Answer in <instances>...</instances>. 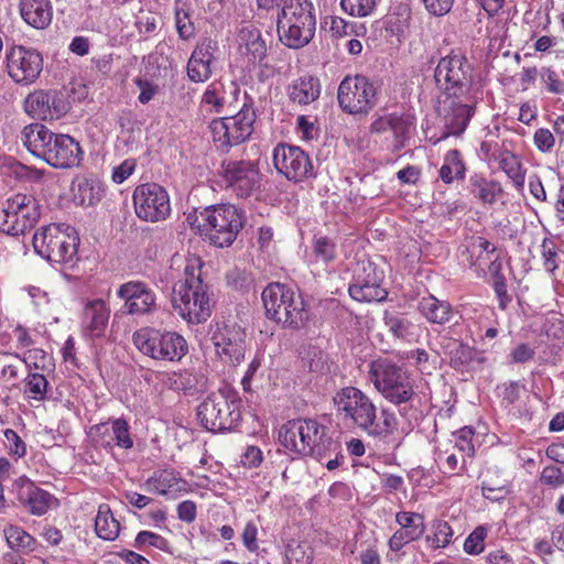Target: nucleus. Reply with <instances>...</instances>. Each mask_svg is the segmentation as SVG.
Returning <instances> with one entry per match:
<instances>
[{"mask_svg": "<svg viewBox=\"0 0 564 564\" xmlns=\"http://www.w3.org/2000/svg\"><path fill=\"white\" fill-rule=\"evenodd\" d=\"M336 415L347 426L359 429L369 436L387 438L398 426L393 411L382 408L377 421V406L372 400L356 387H345L333 398Z\"/></svg>", "mask_w": 564, "mask_h": 564, "instance_id": "1", "label": "nucleus"}, {"mask_svg": "<svg viewBox=\"0 0 564 564\" xmlns=\"http://www.w3.org/2000/svg\"><path fill=\"white\" fill-rule=\"evenodd\" d=\"M279 440L286 449L310 455L319 462L332 456L338 447V443L327 434V427L311 419L292 420L283 424Z\"/></svg>", "mask_w": 564, "mask_h": 564, "instance_id": "2", "label": "nucleus"}, {"mask_svg": "<svg viewBox=\"0 0 564 564\" xmlns=\"http://www.w3.org/2000/svg\"><path fill=\"white\" fill-rule=\"evenodd\" d=\"M265 316L284 328L301 329L310 321V310L302 295L285 283H269L261 294Z\"/></svg>", "mask_w": 564, "mask_h": 564, "instance_id": "3", "label": "nucleus"}, {"mask_svg": "<svg viewBox=\"0 0 564 564\" xmlns=\"http://www.w3.org/2000/svg\"><path fill=\"white\" fill-rule=\"evenodd\" d=\"M184 274L173 289V307L187 323L200 324L212 314L208 285L202 280L199 264H187Z\"/></svg>", "mask_w": 564, "mask_h": 564, "instance_id": "4", "label": "nucleus"}, {"mask_svg": "<svg viewBox=\"0 0 564 564\" xmlns=\"http://www.w3.org/2000/svg\"><path fill=\"white\" fill-rule=\"evenodd\" d=\"M187 221L212 245L224 248L234 243L245 225V217L235 205L218 204L206 207L194 219L189 215Z\"/></svg>", "mask_w": 564, "mask_h": 564, "instance_id": "5", "label": "nucleus"}, {"mask_svg": "<svg viewBox=\"0 0 564 564\" xmlns=\"http://www.w3.org/2000/svg\"><path fill=\"white\" fill-rule=\"evenodd\" d=\"M280 41L290 48H301L315 34L316 19L310 0H288L278 14Z\"/></svg>", "mask_w": 564, "mask_h": 564, "instance_id": "6", "label": "nucleus"}, {"mask_svg": "<svg viewBox=\"0 0 564 564\" xmlns=\"http://www.w3.org/2000/svg\"><path fill=\"white\" fill-rule=\"evenodd\" d=\"M369 378L375 388L389 402L401 406H413L417 395L413 389L410 377L403 369L388 358H378L371 361Z\"/></svg>", "mask_w": 564, "mask_h": 564, "instance_id": "7", "label": "nucleus"}, {"mask_svg": "<svg viewBox=\"0 0 564 564\" xmlns=\"http://www.w3.org/2000/svg\"><path fill=\"white\" fill-rule=\"evenodd\" d=\"M240 400L229 388L209 394L197 408V419L210 432L231 430L240 420Z\"/></svg>", "mask_w": 564, "mask_h": 564, "instance_id": "8", "label": "nucleus"}, {"mask_svg": "<svg viewBox=\"0 0 564 564\" xmlns=\"http://www.w3.org/2000/svg\"><path fill=\"white\" fill-rule=\"evenodd\" d=\"M133 345L158 361H180L188 351L186 339L176 332L143 327L132 335Z\"/></svg>", "mask_w": 564, "mask_h": 564, "instance_id": "9", "label": "nucleus"}, {"mask_svg": "<svg viewBox=\"0 0 564 564\" xmlns=\"http://www.w3.org/2000/svg\"><path fill=\"white\" fill-rule=\"evenodd\" d=\"M67 229L56 224L42 227L33 236L34 251L51 262H72L77 254L78 238Z\"/></svg>", "mask_w": 564, "mask_h": 564, "instance_id": "10", "label": "nucleus"}, {"mask_svg": "<svg viewBox=\"0 0 564 564\" xmlns=\"http://www.w3.org/2000/svg\"><path fill=\"white\" fill-rule=\"evenodd\" d=\"M256 117L253 107L245 104L236 115L214 119L209 128L216 148L227 152L231 147L246 141L253 131Z\"/></svg>", "mask_w": 564, "mask_h": 564, "instance_id": "11", "label": "nucleus"}, {"mask_svg": "<svg viewBox=\"0 0 564 564\" xmlns=\"http://www.w3.org/2000/svg\"><path fill=\"white\" fill-rule=\"evenodd\" d=\"M40 218L37 200L28 194L9 197L0 209V231L19 236L35 226Z\"/></svg>", "mask_w": 564, "mask_h": 564, "instance_id": "12", "label": "nucleus"}, {"mask_svg": "<svg viewBox=\"0 0 564 564\" xmlns=\"http://www.w3.org/2000/svg\"><path fill=\"white\" fill-rule=\"evenodd\" d=\"M337 99L350 115H367L378 101V86L364 75L346 76L339 84Z\"/></svg>", "mask_w": 564, "mask_h": 564, "instance_id": "13", "label": "nucleus"}, {"mask_svg": "<svg viewBox=\"0 0 564 564\" xmlns=\"http://www.w3.org/2000/svg\"><path fill=\"white\" fill-rule=\"evenodd\" d=\"M384 270L370 260L358 261L349 285V295L358 302H381L388 296L383 288Z\"/></svg>", "mask_w": 564, "mask_h": 564, "instance_id": "14", "label": "nucleus"}, {"mask_svg": "<svg viewBox=\"0 0 564 564\" xmlns=\"http://www.w3.org/2000/svg\"><path fill=\"white\" fill-rule=\"evenodd\" d=\"M135 215L144 221L158 223L169 217L171 204L167 192L156 183H144L133 192Z\"/></svg>", "mask_w": 564, "mask_h": 564, "instance_id": "15", "label": "nucleus"}, {"mask_svg": "<svg viewBox=\"0 0 564 564\" xmlns=\"http://www.w3.org/2000/svg\"><path fill=\"white\" fill-rule=\"evenodd\" d=\"M470 76V64L462 54H451L441 58L434 72L437 88L448 97H457L464 91Z\"/></svg>", "mask_w": 564, "mask_h": 564, "instance_id": "16", "label": "nucleus"}, {"mask_svg": "<svg viewBox=\"0 0 564 564\" xmlns=\"http://www.w3.org/2000/svg\"><path fill=\"white\" fill-rule=\"evenodd\" d=\"M220 175L228 188L238 197H249L261 186V173L256 162L227 160L221 163Z\"/></svg>", "mask_w": 564, "mask_h": 564, "instance_id": "17", "label": "nucleus"}, {"mask_svg": "<svg viewBox=\"0 0 564 564\" xmlns=\"http://www.w3.org/2000/svg\"><path fill=\"white\" fill-rule=\"evenodd\" d=\"M7 72L17 84L34 83L43 70V56L34 48L13 45L6 55Z\"/></svg>", "mask_w": 564, "mask_h": 564, "instance_id": "18", "label": "nucleus"}, {"mask_svg": "<svg viewBox=\"0 0 564 564\" xmlns=\"http://www.w3.org/2000/svg\"><path fill=\"white\" fill-rule=\"evenodd\" d=\"M276 171L289 181L302 182L314 176V166L308 155L299 147L279 144L273 150Z\"/></svg>", "mask_w": 564, "mask_h": 564, "instance_id": "19", "label": "nucleus"}, {"mask_svg": "<svg viewBox=\"0 0 564 564\" xmlns=\"http://www.w3.org/2000/svg\"><path fill=\"white\" fill-rule=\"evenodd\" d=\"M24 110L34 119L56 120L68 111V105L57 90L40 89L28 95Z\"/></svg>", "mask_w": 564, "mask_h": 564, "instance_id": "20", "label": "nucleus"}, {"mask_svg": "<svg viewBox=\"0 0 564 564\" xmlns=\"http://www.w3.org/2000/svg\"><path fill=\"white\" fill-rule=\"evenodd\" d=\"M123 304V312L130 315L147 314L155 307V295L143 282L130 281L123 283L117 291Z\"/></svg>", "mask_w": 564, "mask_h": 564, "instance_id": "21", "label": "nucleus"}, {"mask_svg": "<svg viewBox=\"0 0 564 564\" xmlns=\"http://www.w3.org/2000/svg\"><path fill=\"white\" fill-rule=\"evenodd\" d=\"M50 145L45 162L55 169L78 166L83 159L79 143L68 134H56Z\"/></svg>", "mask_w": 564, "mask_h": 564, "instance_id": "22", "label": "nucleus"}, {"mask_svg": "<svg viewBox=\"0 0 564 564\" xmlns=\"http://www.w3.org/2000/svg\"><path fill=\"white\" fill-rule=\"evenodd\" d=\"M13 491L21 506L34 516H43L50 509L53 496L36 487L26 477H20L13 484Z\"/></svg>", "mask_w": 564, "mask_h": 564, "instance_id": "23", "label": "nucleus"}, {"mask_svg": "<svg viewBox=\"0 0 564 564\" xmlns=\"http://www.w3.org/2000/svg\"><path fill=\"white\" fill-rule=\"evenodd\" d=\"M216 351L220 358L231 364H239L245 357V334L240 328H224L213 337Z\"/></svg>", "mask_w": 564, "mask_h": 564, "instance_id": "24", "label": "nucleus"}, {"mask_svg": "<svg viewBox=\"0 0 564 564\" xmlns=\"http://www.w3.org/2000/svg\"><path fill=\"white\" fill-rule=\"evenodd\" d=\"M400 529L389 540L392 551H400L405 544L420 539L424 533L423 516L415 512H398L395 516Z\"/></svg>", "mask_w": 564, "mask_h": 564, "instance_id": "25", "label": "nucleus"}, {"mask_svg": "<svg viewBox=\"0 0 564 564\" xmlns=\"http://www.w3.org/2000/svg\"><path fill=\"white\" fill-rule=\"evenodd\" d=\"M216 43L204 40L196 45L187 62V76L194 83H204L212 76L210 64L214 59Z\"/></svg>", "mask_w": 564, "mask_h": 564, "instance_id": "26", "label": "nucleus"}, {"mask_svg": "<svg viewBox=\"0 0 564 564\" xmlns=\"http://www.w3.org/2000/svg\"><path fill=\"white\" fill-rule=\"evenodd\" d=\"M110 317V310L102 300L88 302L84 307L83 332L90 339L105 336Z\"/></svg>", "mask_w": 564, "mask_h": 564, "instance_id": "27", "label": "nucleus"}, {"mask_svg": "<svg viewBox=\"0 0 564 564\" xmlns=\"http://www.w3.org/2000/svg\"><path fill=\"white\" fill-rule=\"evenodd\" d=\"M441 111H444L445 128L447 132L443 135H460L474 115L473 107L458 102L453 97L446 96L444 101L440 102Z\"/></svg>", "mask_w": 564, "mask_h": 564, "instance_id": "28", "label": "nucleus"}, {"mask_svg": "<svg viewBox=\"0 0 564 564\" xmlns=\"http://www.w3.org/2000/svg\"><path fill=\"white\" fill-rule=\"evenodd\" d=\"M55 135L56 133L50 131L44 124L31 123L23 128L21 140L30 153L45 161Z\"/></svg>", "mask_w": 564, "mask_h": 564, "instance_id": "29", "label": "nucleus"}, {"mask_svg": "<svg viewBox=\"0 0 564 564\" xmlns=\"http://www.w3.org/2000/svg\"><path fill=\"white\" fill-rule=\"evenodd\" d=\"M240 93L235 82L225 85L221 82L212 83L202 97V104L210 106V111L220 113L227 106H230Z\"/></svg>", "mask_w": 564, "mask_h": 564, "instance_id": "30", "label": "nucleus"}, {"mask_svg": "<svg viewBox=\"0 0 564 564\" xmlns=\"http://www.w3.org/2000/svg\"><path fill=\"white\" fill-rule=\"evenodd\" d=\"M20 14L31 26L42 30L52 21L53 9L50 0H20Z\"/></svg>", "mask_w": 564, "mask_h": 564, "instance_id": "31", "label": "nucleus"}, {"mask_svg": "<svg viewBox=\"0 0 564 564\" xmlns=\"http://www.w3.org/2000/svg\"><path fill=\"white\" fill-rule=\"evenodd\" d=\"M321 90L319 79L312 75H305L289 85L288 96L293 104L306 106L318 99Z\"/></svg>", "mask_w": 564, "mask_h": 564, "instance_id": "32", "label": "nucleus"}, {"mask_svg": "<svg viewBox=\"0 0 564 564\" xmlns=\"http://www.w3.org/2000/svg\"><path fill=\"white\" fill-rule=\"evenodd\" d=\"M419 312L432 324L444 325L454 316L453 306L434 295L423 296L417 303Z\"/></svg>", "mask_w": 564, "mask_h": 564, "instance_id": "33", "label": "nucleus"}, {"mask_svg": "<svg viewBox=\"0 0 564 564\" xmlns=\"http://www.w3.org/2000/svg\"><path fill=\"white\" fill-rule=\"evenodd\" d=\"M469 192L485 205H494L505 193L500 182L488 180L480 174L470 176Z\"/></svg>", "mask_w": 564, "mask_h": 564, "instance_id": "34", "label": "nucleus"}, {"mask_svg": "<svg viewBox=\"0 0 564 564\" xmlns=\"http://www.w3.org/2000/svg\"><path fill=\"white\" fill-rule=\"evenodd\" d=\"M497 162L499 167L511 180L517 191H523L525 182V170L523 169L519 156L506 149L499 150Z\"/></svg>", "mask_w": 564, "mask_h": 564, "instance_id": "35", "label": "nucleus"}, {"mask_svg": "<svg viewBox=\"0 0 564 564\" xmlns=\"http://www.w3.org/2000/svg\"><path fill=\"white\" fill-rule=\"evenodd\" d=\"M8 546L14 552L31 553L36 549V540L21 527L9 524L3 529Z\"/></svg>", "mask_w": 564, "mask_h": 564, "instance_id": "36", "label": "nucleus"}, {"mask_svg": "<svg viewBox=\"0 0 564 564\" xmlns=\"http://www.w3.org/2000/svg\"><path fill=\"white\" fill-rule=\"evenodd\" d=\"M95 531L100 539L106 541H113L119 535V521L115 519L108 505L99 506L95 519Z\"/></svg>", "mask_w": 564, "mask_h": 564, "instance_id": "37", "label": "nucleus"}, {"mask_svg": "<svg viewBox=\"0 0 564 564\" xmlns=\"http://www.w3.org/2000/svg\"><path fill=\"white\" fill-rule=\"evenodd\" d=\"M413 121L410 116L391 113L390 131L393 134L391 150L393 153L400 152L406 147L410 139V128Z\"/></svg>", "mask_w": 564, "mask_h": 564, "instance_id": "38", "label": "nucleus"}, {"mask_svg": "<svg viewBox=\"0 0 564 564\" xmlns=\"http://www.w3.org/2000/svg\"><path fill=\"white\" fill-rule=\"evenodd\" d=\"M106 186L97 178H84L78 182L76 198L82 205L93 206L101 200Z\"/></svg>", "mask_w": 564, "mask_h": 564, "instance_id": "39", "label": "nucleus"}, {"mask_svg": "<svg viewBox=\"0 0 564 564\" xmlns=\"http://www.w3.org/2000/svg\"><path fill=\"white\" fill-rule=\"evenodd\" d=\"M465 165L458 150L447 152L444 164L440 170V177L446 184L452 183L455 178L463 180L465 176Z\"/></svg>", "mask_w": 564, "mask_h": 564, "instance_id": "40", "label": "nucleus"}, {"mask_svg": "<svg viewBox=\"0 0 564 564\" xmlns=\"http://www.w3.org/2000/svg\"><path fill=\"white\" fill-rule=\"evenodd\" d=\"M447 340L448 351L446 354L449 356V365L454 369H460L474 359L476 352L471 347L455 339L448 338Z\"/></svg>", "mask_w": 564, "mask_h": 564, "instance_id": "41", "label": "nucleus"}, {"mask_svg": "<svg viewBox=\"0 0 564 564\" xmlns=\"http://www.w3.org/2000/svg\"><path fill=\"white\" fill-rule=\"evenodd\" d=\"M240 37L246 42L247 54L253 62L261 61L265 56L267 45L257 29L242 30Z\"/></svg>", "mask_w": 564, "mask_h": 564, "instance_id": "42", "label": "nucleus"}, {"mask_svg": "<svg viewBox=\"0 0 564 564\" xmlns=\"http://www.w3.org/2000/svg\"><path fill=\"white\" fill-rule=\"evenodd\" d=\"M48 382L42 373H30L24 379L23 392L28 399L43 401L46 397Z\"/></svg>", "mask_w": 564, "mask_h": 564, "instance_id": "43", "label": "nucleus"}, {"mask_svg": "<svg viewBox=\"0 0 564 564\" xmlns=\"http://www.w3.org/2000/svg\"><path fill=\"white\" fill-rule=\"evenodd\" d=\"M386 325L394 337L410 340L414 336L415 325L405 317L399 315H386Z\"/></svg>", "mask_w": 564, "mask_h": 564, "instance_id": "44", "label": "nucleus"}, {"mask_svg": "<svg viewBox=\"0 0 564 564\" xmlns=\"http://www.w3.org/2000/svg\"><path fill=\"white\" fill-rule=\"evenodd\" d=\"M285 560L289 564H311L313 549L306 542H291L286 545Z\"/></svg>", "mask_w": 564, "mask_h": 564, "instance_id": "45", "label": "nucleus"}, {"mask_svg": "<svg viewBox=\"0 0 564 564\" xmlns=\"http://www.w3.org/2000/svg\"><path fill=\"white\" fill-rule=\"evenodd\" d=\"M411 8L406 3H398L388 15V25L393 33H402L409 26Z\"/></svg>", "mask_w": 564, "mask_h": 564, "instance_id": "46", "label": "nucleus"}, {"mask_svg": "<svg viewBox=\"0 0 564 564\" xmlns=\"http://www.w3.org/2000/svg\"><path fill=\"white\" fill-rule=\"evenodd\" d=\"M174 481L175 477L173 474L163 470L145 481V489L164 496L173 487Z\"/></svg>", "mask_w": 564, "mask_h": 564, "instance_id": "47", "label": "nucleus"}, {"mask_svg": "<svg viewBox=\"0 0 564 564\" xmlns=\"http://www.w3.org/2000/svg\"><path fill=\"white\" fill-rule=\"evenodd\" d=\"M110 423L116 445L124 449L131 448L133 446V441L129 432L130 429L128 422L124 419L119 417L111 420Z\"/></svg>", "mask_w": 564, "mask_h": 564, "instance_id": "48", "label": "nucleus"}, {"mask_svg": "<svg viewBox=\"0 0 564 564\" xmlns=\"http://www.w3.org/2000/svg\"><path fill=\"white\" fill-rule=\"evenodd\" d=\"M313 252L317 261L328 263L336 258V245L327 237H318L314 240Z\"/></svg>", "mask_w": 564, "mask_h": 564, "instance_id": "49", "label": "nucleus"}, {"mask_svg": "<svg viewBox=\"0 0 564 564\" xmlns=\"http://www.w3.org/2000/svg\"><path fill=\"white\" fill-rule=\"evenodd\" d=\"M175 24L181 39L188 40L195 34V25L188 10L180 8L175 10Z\"/></svg>", "mask_w": 564, "mask_h": 564, "instance_id": "50", "label": "nucleus"}, {"mask_svg": "<svg viewBox=\"0 0 564 564\" xmlns=\"http://www.w3.org/2000/svg\"><path fill=\"white\" fill-rule=\"evenodd\" d=\"M340 6L352 17H367L373 11L376 0H341Z\"/></svg>", "mask_w": 564, "mask_h": 564, "instance_id": "51", "label": "nucleus"}, {"mask_svg": "<svg viewBox=\"0 0 564 564\" xmlns=\"http://www.w3.org/2000/svg\"><path fill=\"white\" fill-rule=\"evenodd\" d=\"M6 446L10 455L21 458L26 455V444L12 429L4 431Z\"/></svg>", "mask_w": 564, "mask_h": 564, "instance_id": "52", "label": "nucleus"}, {"mask_svg": "<svg viewBox=\"0 0 564 564\" xmlns=\"http://www.w3.org/2000/svg\"><path fill=\"white\" fill-rule=\"evenodd\" d=\"M486 529L482 527L476 528L469 536L465 540L464 550L468 554H479L484 551V540L486 538Z\"/></svg>", "mask_w": 564, "mask_h": 564, "instance_id": "53", "label": "nucleus"}, {"mask_svg": "<svg viewBox=\"0 0 564 564\" xmlns=\"http://www.w3.org/2000/svg\"><path fill=\"white\" fill-rule=\"evenodd\" d=\"M166 540L156 534V533H153V532H150V531H141L138 533L137 538H135V541H134V545L135 547H141L143 545H151V546H154L156 549H164L165 545H166Z\"/></svg>", "mask_w": 564, "mask_h": 564, "instance_id": "54", "label": "nucleus"}, {"mask_svg": "<svg viewBox=\"0 0 564 564\" xmlns=\"http://www.w3.org/2000/svg\"><path fill=\"white\" fill-rule=\"evenodd\" d=\"M425 10L435 17H443L447 14L453 4L454 0H421Z\"/></svg>", "mask_w": 564, "mask_h": 564, "instance_id": "55", "label": "nucleus"}, {"mask_svg": "<svg viewBox=\"0 0 564 564\" xmlns=\"http://www.w3.org/2000/svg\"><path fill=\"white\" fill-rule=\"evenodd\" d=\"M542 257L544 267L547 271L554 272L557 268L555 245L551 239L545 238L542 241Z\"/></svg>", "mask_w": 564, "mask_h": 564, "instance_id": "56", "label": "nucleus"}, {"mask_svg": "<svg viewBox=\"0 0 564 564\" xmlns=\"http://www.w3.org/2000/svg\"><path fill=\"white\" fill-rule=\"evenodd\" d=\"M541 481L552 487L564 485V474L560 467L546 466L541 473Z\"/></svg>", "mask_w": 564, "mask_h": 564, "instance_id": "57", "label": "nucleus"}, {"mask_svg": "<svg viewBox=\"0 0 564 564\" xmlns=\"http://www.w3.org/2000/svg\"><path fill=\"white\" fill-rule=\"evenodd\" d=\"M533 140L541 152H549L555 143L552 132L544 128H540L534 132Z\"/></svg>", "mask_w": 564, "mask_h": 564, "instance_id": "58", "label": "nucleus"}, {"mask_svg": "<svg viewBox=\"0 0 564 564\" xmlns=\"http://www.w3.org/2000/svg\"><path fill=\"white\" fill-rule=\"evenodd\" d=\"M542 79L546 84V88L552 94H563L564 83L560 80L557 74L551 68H544L542 73Z\"/></svg>", "mask_w": 564, "mask_h": 564, "instance_id": "59", "label": "nucleus"}, {"mask_svg": "<svg viewBox=\"0 0 564 564\" xmlns=\"http://www.w3.org/2000/svg\"><path fill=\"white\" fill-rule=\"evenodd\" d=\"M135 84L140 89L138 100L145 105L159 93V87L147 79L137 78Z\"/></svg>", "mask_w": 564, "mask_h": 564, "instance_id": "60", "label": "nucleus"}, {"mask_svg": "<svg viewBox=\"0 0 564 564\" xmlns=\"http://www.w3.org/2000/svg\"><path fill=\"white\" fill-rule=\"evenodd\" d=\"M507 487V480L499 482L497 487H494L489 481H482L481 489L485 498L490 500H499L503 498V496L508 492Z\"/></svg>", "mask_w": 564, "mask_h": 564, "instance_id": "61", "label": "nucleus"}, {"mask_svg": "<svg viewBox=\"0 0 564 564\" xmlns=\"http://www.w3.org/2000/svg\"><path fill=\"white\" fill-rule=\"evenodd\" d=\"M134 160H126L120 165L113 169L112 181L117 184L123 183L134 171Z\"/></svg>", "mask_w": 564, "mask_h": 564, "instance_id": "62", "label": "nucleus"}, {"mask_svg": "<svg viewBox=\"0 0 564 564\" xmlns=\"http://www.w3.org/2000/svg\"><path fill=\"white\" fill-rule=\"evenodd\" d=\"M535 355V351L532 347H530L528 344H520L518 345L511 352L510 358L512 362L516 364H524L529 360H531Z\"/></svg>", "mask_w": 564, "mask_h": 564, "instance_id": "63", "label": "nucleus"}, {"mask_svg": "<svg viewBox=\"0 0 564 564\" xmlns=\"http://www.w3.org/2000/svg\"><path fill=\"white\" fill-rule=\"evenodd\" d=\"M262 462V452L259 447L249 446L241 456V464L245 467L253 468L260 465Z\"/></svg>", "mask_w": 564, "mask_h": 564, "instance_id": "64", "label": "nucleus"}]
</instances>
